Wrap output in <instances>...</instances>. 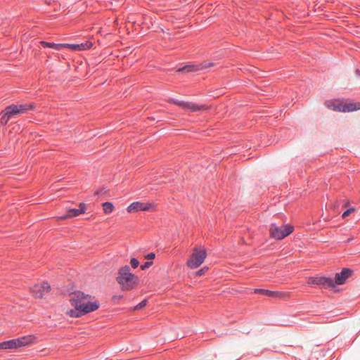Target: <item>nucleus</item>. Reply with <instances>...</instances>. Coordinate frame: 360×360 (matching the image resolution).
<instances>
[{
    "instance_id": "nucleus-1",
    "label": "nucleus",
    "mask_w": 360,
    "mask_h": 360,
    "mask_svg": "<svg viewBox=\"0 0 360 360\" xmlns=\"http://www.w3.org/2000/svg\"><path fill=\"white\" fill-rule=\"evenodd\" d=\"M117 281L120 285L122 290L129 291L136 287L139 279L131 272L129 266H125L120 269Z\"/></svg>"
},
{
    "instance_id": "nucleus-2",
    "label": "nucleus",
    "mask_w": 360,
    "mask_h": 360,
    "mask_svg": "<svg viewBox=\"0 0 360 360\" xmlns=\"http://www.w3.org/2000/svg\"><path fill=\"white\" fill-rule=\"evenodd\" d=\"M325 105L330 110L343 112L360 110V103H350L345 104L339 100H330L327 101L325 103Z\"/></svg>"
},
{
    "instance_id": "nucleus-3",
    "label": "nucleus",
    "mask_w": 360,
    "mask_h": 360,
    "mask_svg": "<svg viewBox=\"0 0 360 360\" xmlns=\"http://www.w3.org/2000/svg\"><path fill=\"white\" fill-rule=\"evenodd\" d=\"M206 257L205 249L194 248L193 252L187 260L186 264L191 269H196L203 263Z\"/></svg>"
},
{
    "instance_id": "nucleus-4",
    "label": "nucleus",
    "mask_w": 360,
    "mask_h": 360,
    "mask_svg": "<svg viewBox=\"0 0 360 360\" xmlns=\"http://www.w3.org/2000/svg\"><path fill=\"white\" fill-rule=\"evenodd\" d=\"M293 226L286 224L282 226H278L276 224H271L270 226V236L277 240H281L290 235L293 231Z\"/></svg>"
},
{
    "instance_id": "nucleus-5",
    "label": "nucleus",
    "mask_w": 360,
    "mask_h": 360,
    "mask_svg": "<svg viewBox=\"0 0 360 360\" xmlns=\"http://www.w3.org/2000/svg\"><path fill=\"white\" fill-rule=\"evenodd\" d=\"M174 104L182 108L183 109L188 111V112H197V111H204L207 110L208 108L204 105H198L191 102H186L179 100H172L171 101Z\"/></svg>"
},
{
    "instance_id": "nucleus-6",
    "label": "nucleus",
    "mask_w": 360,
    "mask_h": 360,
    "mask_svg": "<svg viewBox=\"0 0 360 360\" xmlns=\"http://www.w3.org/2000/svg\"><path fill=\"white\" fill-rule=\"evenodd\" d=\"M309 285H317L324 288H334L335 283L333 279L329 277H310L308 278Z\"/></svg>"
},
{
    "instance_id": "nucleus-7",
    "label": "nucleus",
    "mask_w": 360,
    "mask_h": 360,
    "mask_svg": "<svg viewBox=\"0 0 360 360\" xmlns=\"http://www.w3.org/2000/svg\"><path fill=\"white\" fill-rule=\"evenodd\" d=\"M51 286L48 283L36 284L31 288V292L36 298L42 299L50 291Z\"/></svg>"
},
{
    "instance_id": "nucleus-8",
    "label": "nucleus",
    "mask_w": 360,
    "mask_h": 360,
    "mask_svg": "<svg viewBox=\"0 0 360 360\" xmlns=\"http://www.w3.org/2000/svg\"><path fill=\"white\" fill-rule=\"evenodd\" d=\"M91 296L84 294L81 291H76L70 294V302L74 307H80L84 301H86Z\"/></svg>"
},
{
    "instance_id": "nucleus-9",
    "label": "nucleus",
    "mask_w": 360,
    "mask_h": 360,
    "mask_svg": "<svg viewBox=\"0 0 360 360\" xmlns=\"http://www.w3.org/2000/svg\"><path fill=\"white\" fill-rule=\"evenodd\" d=\"M100 307V303L96 299L89 298L86 301H84L80 307L82 314L94 311L97 310Z\"/></svg>"
},
{
    "instance_id": "nucleus-10",
    "label": "nucleus",
    "mask_w": 360,
    "mask_h": 360,
    "mask_svg": "<svg viewBox=\"0 0 360 360\" xmlns=\"http://www.w3.org/2000/svg\"><path fill=\"white\" fill-rule=\"evenodd\" d=\"M153 207L154 205L150 202H134L128 206L127 210L130 213L137 212L139 211L150 210Z\"/></svg>"
},
{
    "instance_id": "nucleus-11",
    "label": "nucleus",
    "mask_w": 360,
    "mask_h": 360,
    "mask_svg": "<svg viewBox=\"0 0 360 360\" xmlns=\"http://www.w3.org/2000/svg\"><path fill=\"white\" fill-rule=\"evenodd\" d=\"M255 292L261 293L280 300H286L290 297V292H288L271 291L265 289H255Z\"/></svg>"
},
{
    "instance_id": "nucleus-12",
    "label": "nucleus",
    "mask_w": 360,
    "mask_h": 360,
    "mask_svg": "<svg viewBox=\"0 0 360 360\" xmlns=\"http://www.w3.org/2000/svg\"><path fill=\"white\" fill-rule=\"evenodd\" d=\"M352 273V270L347 268L343 269L340 273H337L335 276V280H333L335 285L344 284L347 279L351 277Z\"/></svg>"
},
{
    "instance_id": "nucleus-13",
    "label": "nucleus",
    "mask_w": 360,
    "mask_h": 360,
    "mask_svg": "<svg viewBox=\"0 0 360 360\" xmlns=\"http://www.w3.org/2000/svg\"><path fill=\"white\" fill-rule=\"evenodd\" d=\"M32 108H33L32 105H27V104L18 105H11L7 107V109L8 110V112L11 115H12V116H13L15 115L25 113L28 110L32 109Z\"/></svg>"
},
{
    "instance_id": "nucleus-14",
    "label": "nucleus",
    "mask_w": 360,
    "mask_h": 360,
    "mask_svg": "<svg viewBox=\"0 0 360 360\" xmlns=\"http://www.w3.org/2000/svg\"><path fill=\"white\" fill-rule=\"evenodd\" d=\"M18 348L31 346L37 342V337L34 335H28L16 338Z\"/></svg>"
},
{
    "instance_id": "nucleus-15",
    "label": "nucleus",
    "mask_w": 360,
    "mask_h": 360,
    "mask_svg": "<svg viewBox=\"0 0 360 360\" xmlns=\"http://www.w3.org/2000/svg\"><path fill=\"white\" fill-rule=\"evenodd\" d=\"M86 212V206L84 203L79 204V209H70L67 212V214L58 217L60 220H64L70 217H77Z\"/></svg>"
},
{
    "instance_id": "nucleus-16",
    "label": "nucleus",
    "mask_w": 360,
    "mask_h": 360,
    "mask_svg": "<svg viewBox=\"0 0 360 360\" xmlns=\"http://www.w3.org/2000/svg\"><path fill=\"white\" fill-rule=\"evenodd\" d=\"M18 349L16 339L10 340L0 343V349Z\"/></svg>"
},
{
    "instance_id": "nucleus-17",
    "label": "nucleus",
    "mask_w": 360,
    "mask_h": 360,
    "mask_svg": "<svg viewBox=\"0 0 360 360\" xmlns=\"http://www.w3.org/2000/svg\"><path fill=\"white\" fill-rule=\"evenodd\" d=\"M0 115V122L3 125H6L8 122L11 117L12 116V115H11L8 112V110L7 109V108H6V109L1 112Z\"/></svg>"
},
{
    "instance_id": "nucleus-18",
    "label": "nucleus",
    "mask_w": 360,
    "mask_h": 360,
    "mask_svg": "<svg viewBox=\"0 0 360 360\" xmlns=\"http://www.w3.org/2000/svg\"><path fill=\"white\" fill-rule=\"evenodd\" d=\"M93 46L91 41H86L79 44H75L73 46V51H83L89 49Z\"/></svg>"
},
{
    "instance_id": "nucleus-19",
    "label": "nucleus",
    "mask_w": 360,
    "mask_h": 360,
    "mask_svg": "<svg viewBox=\"0 0 360 360\" xmlns=\"http://www.w3.org/2000/svg\"><path fill=\"white\" fill-rule=\"evenodd\" d=\"M66 314L71 317H79L83 316L80 307H75L73 309L68 310Z\"/></svg>"
},
{
    "instance_id": "nucleus-20",
    "label": "nucleus",
    "mask_w": 360,
    "mask_h": 360,
    "mask_svg": "<svg viewBox=\"0 0 360 360\" xmlns=\"http://www.w3.org/2000/svg\"><path fill=\"white\" fill-rule=\"evenodd\" d=\"M103 210L104 213L110 214L114 210V205L112 202H105L102 204Z\"/></svg>"
},
{
    "instance_id": "nucleus-21",
    "label": "nucleus",
    "mask_w": 360,
    "mask_h": 360,
    "mask_svg": "<svg viewBox=\"0 0 360 360\" xmlns=\"http://www.w3.org/2000/svg\"><path fill=\"white\" fill-rule=\"evenodd\" d=\"M40 43L44 47L54 48L56 50H60L61 49V44H60L49 43V42H46V41H40Z\"/></svg>"
},
{
    "instance_id": "nucleus-22",
    "label": "nucleus",
    "mask_w": 360,
    "mask_h": 360,
    "mask_svg": "<svg viewBox=\"0 0 360 360\" xmlns=\"http://www.w3.org/2000/svg\"><path fill=\"white\" fill-rule=\"evenodd\" d=\"M214 64L213 63L204 61V62L198 64V68H195V70H202V69L208 68L214 66Z\"/></svg>"
},
{
    "instance_id": "nucleus-23",
    "label": "nucleus",
    "mask_w": 360,
    "mask_h": 360,
    "mask_svg": "<svg viewBox=\"0 0 360 360\" xmlns=\"http://www.w3.org/2000/svg\"><path fill=\"white\" fill-rule=\"evenodd\" d=\"M197 68H198V65H186L185 67L179 69L178 71L179 72H181V71H187V72L197 71L198 70H195Z\"/></svg>"
},
{
    "instance_id": "nucleus-24",
    "label": "nucleus",
    "mask_w": 360,
    "mask_h": 360,
    "mask_svg": "<svg viewBox=\"0 0 360 360\" xmlns=\"http://www.w3.org/2000/svg\"><path fill=\"white\" fill-rule=\"evenodd\" d=\"M147 304V300H144L134 307V310H139L145 307Z\"/></svg>"
},
{
    "instance_id": "nucleus-25",
    "label": "nucleus",
    "mask_w": 360,
    "mask_h": 360,
    "mask_svg": "<svg viewBox=\"0 0 360 360\" xmlns=\"http://www.w3.org/2000/svg\"><path fill=\"white\" fill-rule=\"evenodd\" d=\"M355 211V209L354 207H351L346 211H345L342 215V218H346L347 216H349L351 213L354 212Z\"/></svg>"
},
{
    "instance_id": "nucleus-26",
    "label": "nucleus",
    "mask_w": 360,
    "mask_h": 360,
    "mask_svg": "<svg viewBox=\"0 0 360 360\" xmlns=\"http://www.w3.org/2000/svg\"><path fill=\"white\" fill-rule=\"evenodd\" d=\"M207 270H208L207 267H203L201 269H200L198 271H196L195 274H196L197 276H201L203 274H205L207 272Z\"/></svg>"
},
{
    "instance_id": "nucleus-27",
    "label": "nucleus",
    "mask_w": 360,
    "mask_h": 360,
    "mask_svg": "<svg viewBox=\"0 0 360 360\" xmlns=\"http://www.w3.org/2000/svg\"><path fill=\"white\" fill-rule=\"evenodd\" d=\"M124 298L123 295H116L112 297V301L115 303H118L120 301H121Z\"/></svg>"
},
{
    "instance_id": "nucleus-28",
    "label": "nucleus",
    "mask_w": 360,
    "mask_h": 360,
    "mask_svg": "<svg viewBox=\"0 0 360 360\" xmlns=\"http://www.w3.org/2000/svg\"><path fill=\"white\" fill-rule=\"evenodd\" d=\"M130 263H131V266L134 269L137 268L139 264V261L136 258H132L131 259Z\"/></svg>"
},
{
    "instance_id": "nucleus-29",
    "label": "nucleus",
    "mask_w": 360,
    "mask_h": 360,
    "mask_svg": "<svg viewBox=\"0 0 360 360\" xmlns=\"http://www.w3.org/2000/svg\"><path fill=\"white\" fill-rule=\"evenodd\" d=\"M153 262H146L144 264L141 265V269L142 270H145L148 268H149L152 265Z\"/></svg>"
},
{
    "instance_id": "nucleus-30",
    "label": "nucleus",
    "mask_w": 360,
    "mask_h": 360,
    "mask_svg": "<svg viewBox=\"0 0 360 360\" xmlns=\"http://www.w3.org/2000/svg\"><path fill=\"white\" fill-rule=\"evenodd\" d=\"M61 44V49L63 48H69L73 51V46H75V44Z\"/></svg>"
},
{
    "instance_id": "nucleus-31",
    "label": "nucleus",
    "mask_w": 360,
    "mask_h": 360,
    "mask_svg": "<svg viewBox=\"0 0 360 360\" xmlns=\"http://www.w3.org/2000/svg\"><path fill=\"white\" fill-rule=\"evenodd\" d=\"M155 257V255L153 252L148 254L145 258L147 259H153Z\"/></svg>"
}]
</instances>
